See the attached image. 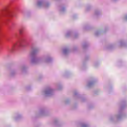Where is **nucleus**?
Returning <instances> with one entry per match:
<instances>
[{"instance_id":"f257e3e1","label":"nucleus","mask_w":127,"mask_h":127,"mask_svg":"<svg viewBox=\"0 0 127 127\" xmlns=\"http://www.w3.org/2000/svg\"><path fill=\"white\" fill-rule=\"evenodd\" d=\"M31 51L30 54L31 63L32 64H38V63H50L52 61V58L50 56L47 55L42 58H37L36 55L40 52L41 49L39 47L31 46Z\"/></svg>"},{"instance_id":"f03ea898","label":"nucleus","mask_w":127,"mask_h":127,"mask_svg":"<svg viewBox=\"0 0 127 127\" xmlns=\"http://www.w3.org/2000/svg\"><path fill=\"white\" fill-rule=\"evenodd\" d=\"M14 14L12 13L11 10L8 8H5L0 13V25L1 23H6L8 17H12Z\"/></svg>"},{"instance_id":"7ed1b4c3","label":"nucleus","mask_w":127,"mask_h":127,"mask_svg":"<svg viewBox=\"0 0 127 127\" xmlns=\"http://www.w3.org/2000/svg\"><path fill=\"white\" fill-rule=\"evenodd\" d=\"M25 46H27V42H26L25 38H22L19 42L13 44L11 49L7 50V52L8 53L14 52L18 47H25Z\"/></svg>"},{"instance_id":"20e7f679","label":"nucleus","mask_w":127,"mask_h":127,"mask_svg":"<svg viewBox=\"0 0 127 127\" xmlns=\"http://www.w3.org/2000/svg\"><path fill=\"white\" fill-rule=\"evenodd\" d=\"M126 107V104L123 105L120 110H119L118 113L117 115L115 116H111L109 118V121L110 122H114L116 120H121V119H123L124 117H125V114L124 113L123 110Z\"/></svg>"},{"instance_id":"39448f33","label":"nucleus","mask_w":127,"mask_h":127,"mask_svg":"<svg viewBox=\"0 0 127 127\" xmlns=\"http://www.w3.org/2000/svg\"><path fill=\"white\" fill-rule=\"evenodd\" d=\"M37 6L38 7H45L47 8L50 6V3L46 0H38L37 1Z\"/></svg>"},{"instance_id":"423d86ee","label":"nucleus","mask_w":127,"mask_h":127,"mask_svg":"<svg viewBox=\"0 0 127 127\" xmlns=\"http://www.w3.org/2000/svg\"><path fill=\"white\" fill-rule=\"evenodd\" d=\"M43 93L45 97H51L54 95V90L51 87H48L44 90Z\"/></svg>"},{"instance_id":"0eeeda50","label":"nucleus","mask_w":127,"mask_h":127,"mask_svg":"<svg viewBox=\"0 0 127 127\" xmlns=\"http://www.w3.org/2000/svg\"><path fill=\"white\" fill-rule=\"evenodd\" d=\"M47 114V113L45 111V109H42L40 110L38 114V117H44V116H46Z\"/></svg>"},{"instance_id":"6e6552de","label":"nucleus","mask_w":127,"mask_h":127,"mask_svg":"<svg viewBox=\"0 0 127 127\" xmlns=\"http://www.w3.org/2000/svg\"><path fill=\"white\" fill-rule=\"evenodd\" d=\"M70 52V50L68 48H64L63 50V53L64 55H67Z\"/></svg>"},{"instance_id":"1a4fd4ad","label":"nucleus","mask_w":127,"mask_h":127,"mask_svg":"<svg viewBox=\"0 0 127 127\" xmlns=\"http://www.w3.org/2000/svg\"><path fill=\"white\" fill-rule=\"evenodd\" d=\"M22 118V116L20 114H17L15 115L14 120L15 121H18V120H20Z\"/></svg>"},{"instance_id":"9d476101","label":"nucleus","mask_w":127,"mask_h":127,"mask_svg":"<svg viewBox=\"0 0 127 127\" xmlns=\"http://www.w3.org/2000/svg\"><path fill=\"white\" fill-rule=\"evenodd\" d=\"M94 84H95V80H93L92 81H89L87 83V86L88 87H92V86H94Z\"/></svg>"},{"instance_id":"9b49d317","label":"nucleus","mask_w":127,"mask_h":127,"mask_svg":"<svg viewBox=\"0 0 127 127\" xmlns=\"http://www.w3.org/2000/svg\"><path fill=\"white\" fill-rule=\"evenodd\" d=\"M72 35V32L71 31H68L65 34V37H70Z\"/></svg>"},{"instance_id":"f8f14e48","label":"nucleus","mask_w":127,"mask_h":127,"mask_svg":"<svg viewBox=\"0 0 127 127\" xmlns=\"http://www.w3.org/2000/svg\"><path fill=\"white\" fill-rule=\"evenodd\" d=\"M60 11L61 13L64 12V11H65V8L64 7H61L60 9Z\"/></svg>"},{"instance_id":"ddd939ff","label":"nucleus","mask_w":127,"mask_h":127,"mask_svg":"<svg viewBox=\"0 0 127 127\" xmlns=\"http://www.w3.org/2000/svg\"><path fill=\"white\" fill-rule=\"evenodd\" d=\"M82 47L84 49H85V48H87V47H88V44L87 43L83 44Z\"/></svg>"},{"instance_id":"4468645a","label":"nucleus","mask_w":127,"mask_h":127,"mask_svg":"<svg viewBox=\"0 0 127 127\" xmlns=\"http://www.w3.org/2000/svg\"><path fill=\"white\" fill-rule=\"evenodd\" d=\"M100 13H101V12L99 10H96L95 12V15H99Z\"/></svg>"},{"instance_id":"2eb2a0df","label":"nucleus","mask_w":127,"mask_h":127,"mask_svg":"<svg viewBox=\"0 0 127 127\" xmlns=\"http://www.w3.org/2000/svg\"><path fill=\"white\" fill-rule=\"evenodd\" d=\"M25 70H26V67H25V66H23L21 67V70L24 72V71H25Z\"/></svg>"},{"instance_id":"dca6fc26","label":"nucleus","mask_w":127,"mask_h":127,"mask_svg":"<svg viewBox=\"0 0 127 127\" xmlns=\"http://www.w3.org/2000/svg\"><path fill=\"white\" fill-rule=\"evenodd\" d=\"M59 123V122L57 120H56L54 121V124L55 125H56V126H57L58 125Z\"/></svg>"},{"instance_id":"f3484780","label":"nucleus","mask_w":127,"mask_h":127,"mask_svg":"<svg viewBox=\"0 0 127 127\" xmlns=\"http://www.w3.org/2000/svg\"><path fill=\"white\" fill-rule=\"evenodd\" d=\"M81 127H89V125L85 124H82L81 125Z\"/></svg>"},{"instance_id":"a211bd4d","label":"nucleus","mask_w":127,"mask_h":127,"mask_svg":"<svg viewBox=\"0 0 127 127\" xmlns=\"http://www.w3.org/2000/svg\"><path fill=\"white\" fill-rule=\"evenodd\" d=\"M100 33V31H97L96 32H95V35H96V36H98V35H99Z\"/></svg>"},{"instance_id":"6ab92c4d","label":"nucleus","mask_w":127,"mask_h":127,"mask_svg":"<svg viewBox=\"0 0 127 127\" xmlns=\"http://www.w3.org/2000/svg\"><path fill=\"white\" fill-rule=\"evenodd\" d=\"M90 8H91V7L90 6H89V7H87L86 8V10L87 11H88V10H89L90 9Z\"/></svg>"},{"instance_id":"aec40b11","label":"nucleus","mask_w":127,"mask_h":127,"mask_svg":"<svg viewBox=\"0 0 127 127\" xmlns=\"http://www.w3.org/2000/svg\"><path fill=\"white\" fill-rule=\"evenodd\" d=\"M124 44H125L124 42H120V45H121V46H123L124 45Z\"/></svg>"},{"instance_id":"412c9836","label":"nucleus","mask_w":127,"mask_h":127,"mask_svg":"<svg viewBox=\"0 0 127 127\" xmlns=\"http://www.w3.org/2000/svg\"><path fill=\"white\" fill-rule=\"evenodd\" d=\"M14 74H15V72H14V71H12L11 72V76H13V75H14Z\"/></svg>"},{"instance_id":"4be33fe9","label":"nucleus","mask_w":127,"mask_h":127,"mask_svg":"<svg viewBox=\"0 0 127 127\" xmlns=\"http://www.w3.org/2000/svg\"><path fill=\"white\" fill-rule=\"evenodd\" d=\"M125 20H127V14L124 17Z\"/></svg>"},{"instance_id":"5701e85b","label":"nucleus","mask_w":127,"mask_h":127,"mask_svg":"<svg viewBox=\"0 0 127 127\" xmlns=\"http://www.w3.org/2000/svg\"><path fill=\"white\" fill-rule=\"evenodd\" d=\"M113 47V46H112V45H111V46H110L108 48V49H111V48Z\"/></svg>"},{"instance_id":"b1692460","label":"nucleus","mask_w":127,"mask_h":127,"mask_svg":"<svg viewBox=\"0 0 127 127\" xmlns=\"http://www.w3.org/2000/svg\"><path fill=\"white\" fill-rule=\"evenodd\" d=\"M74 95L75 96H77V95H78V92H74Z\"/></svg>"},{"instance_id":"393cba45","label":"nucleus","mask_w":127,"mask_h":127,"mask_svg":"<svg viewBox=\"0 0 127 127\" xmlns=\"http://www.w3.org/2000/svg\"><path fill=\"white\" fill-rule=\"evenodd\" d=\"M77 36H78V34H75L74 35V38H77Z\"/></svg>"},{"instance_id":"a878e982","label":"nucleus","mask_w":127,"mask_h":127,"mask_svg":"<svg viewBox=\"0 0 127 127\" xmlns=\"http://www.w3.org/2000/svg\"><path fill=\"white\" fill-rule=\"evenodd\" d=\"M20 34H21V33H22V32L21 31V30L19 31Z\"/></svg>"},{"instance_id":"bb28decb","label":"nucleus","mask_w":127,"mask_h":127,"mask_svg":"<svg viewBox=\"0 0 127 127\" xmlns=\"http://www.w3.org/2000/svg\"><path fill=\"white\" fill-rule=\"evenodd\" d=\"M113 1H116L117 0H113Z\"/></svg>"},{"instance_id":"cd10ccee","label":"nucleus","mask_w":127,"mask_h":127,"mask_svg":"<svg viewBox=\"0 0 127 127\" xmlns=\"http://www.w3.org/2000/svg\"><path fill=\"white\" fill-rule=\"evenodd\" d=\"M94 65H95V66H97V65H96V64H95Z\"/></svg>"}]
</instances>
